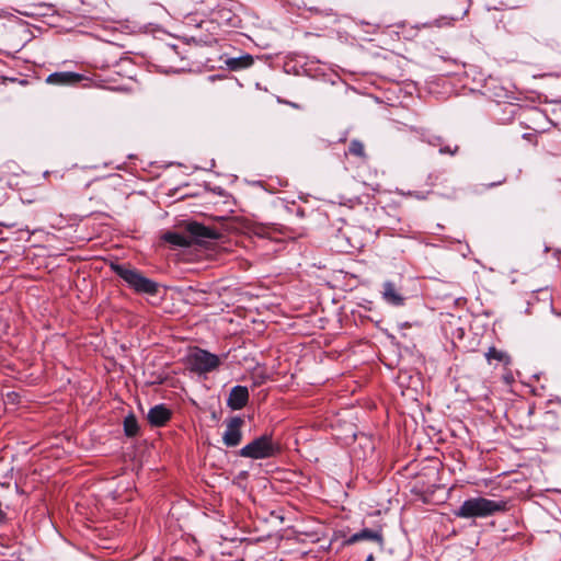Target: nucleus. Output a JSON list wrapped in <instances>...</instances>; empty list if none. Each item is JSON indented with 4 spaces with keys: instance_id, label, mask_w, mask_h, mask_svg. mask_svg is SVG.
Returning a JSON list of instances; mask_svg holds the SVG:
<instances>
[{
    "instance_id": "obj_10",
    "label": "nucleus",
    "mask_w": 561,
    "mask_h": 561,
    "mask_svg": "<svg viewBox=\"0 0 561 561\" xmlns=\"http://www.w3.org/2000/svg\"><path fill=\"white\" fill-rule=\"evenodd\" d=\"M249 402V390L244 386H236L230 390L227 404L232 410H241Z\"/></svg>"
},
{
    "instance_id": "obj_23",
    "label": "nucleus",
    "mask_w": 561,
    "mask_h": 561,
    "mask_svg": "<svg viewBox=\"0 0 561 561\" xmlns=\"http://www.w3.org/2000/svg\"><path fill=\"white\" fill-rule=\"evenodd\" d=\"M176 50H175V47H170L168 50H167V55L170 57L172 54H175Z\"/></svg>"
},
{
    "instance_id": "obj_16",
    "label": "nucleus",
    "mask_w": 561,
    "mask_h": 561,
    "mask_svg": "<svg viewBox=\"0 0 561 561\" xmlns=\"http://www.w3.org/2000/svg\"><path fill=\"white\" fill-rule=\"evenodd\" d=\"M358 230L356 228H350L345 231H341L342 236L345 237L350 244V250H360L364 247V240L358 237Z\"/></svg>"
},
{
    "instance_id": "obj_12",
    "label": "nucleus",
    "mask_w": 561,
    "mask_h": 561,
    "mask_svg": "<svg viewBox=\"0 0 561 561\" xmlns=\"http://www.w3.org/2000/svg\"><path fill=\"white\" fill-rule=\"evenodd\" d=\"M82 78V75L70 71L54 72L47 77L46 82L50 84L69 85L80 82Z\"/></svg>"
},
{
    "instance_id": "obj_18",
    "label": "nucleus",
    "mask_w": 561,
    "mask_h": 561,
    "mask_svg": "<svg viewBox=\"0 0 561 561\" xmlns=\"http://www.w3.org/2000/svg\"><path fill=\"white\" fill-rule=\"evenodd\" d=\"M124 433L127 437H135L139 433L138 421L134 414H129L124 420Z\"/></svg>"
},
{
    "instance_id": "obj_7",
    "label": "nucleus",
    "mask_w": 561,
    "mask_h": 561,
    "mask_svg": "<svg viewBox=\"0 0 561 561\" xmlns=\"http://www.w3.org/2000/svg\"><path fill=\"white\" fill-rule=\"evenodd\" d=\"M186 231L190 234L188 238L192 240V243H201L206 239L216 240L222 236L221 232L217 229L204 226L203 224L196 221L188 222L186 225Z\"/></svg>"
},
{
    "instance_id": "obj_20",
    "label": "nucleus",
    "mask_w": 561,
    "mask_h": 561,
    "mask_svg": "<svg viewBox=\"0 0 561 561\" xmlns=\"http://www.w3.org/2000/svg\"><path fill=\"white\" fill-rule=\"evenodd\" d=\"M203 21H197L196 16L193 14H188L185 16L184 24L187 26H196L199 27L202 25Z\"/></svg>"
},
{
    "instance_id": "obj_6",
    "label": "nucleus",
    "mask_w": 561,
    "mask_h": 561,
    "mask_svg": "<svg viewBox=\"0 0 561 561\" xmlns=\"http://www.w3.org/2000/svg\"><path fill=\"white\" fill-rule=\"evenodd\" d=\"M244 420L240 416H232L226 421V431L222 435V442L227 447H236L242 439V426Z\"/></svg>"
},
{
    "instance_id": "obj_9",
    "label": "nucleus",
    "mask_w": 561,
    "mask_h": 561,
    "mask_svg": "<svg viewBox=\"0 0 561 561\" xmlns=\"http://www.w3.org/2000/svg\"><path fill=\"white\" fill-rule=\"evenodd\" d=\"M172 417V411L164 404H158L151 408L148 412L147 419L151 426H164Z\"/></svg>"
},
{
    "instance_id": "obj_1",
    "label": "nucleus",
    "mask_w": 561,
    "mask_h": 561,
    "mask_svg": "<svg viewBox=\"0 0 561 561\" xmlns=\"http://www.w3.org/2000/svg\"><path fill=\"white\" fill-rule=\"evenodd\" d=\"M507 510V502L493 501L485 497H473L466 500L462 505L455 511V515L461 518H476L491 516L497 512Z\"/></svg>"
},
{
    "instance_id": "obj_2",
    "label": "nucleus",
    "mask_w": 561,
    "mask_h": 561,
    "mask_svg": "<svg viewBox=\"0 0 561 561\" xmlns=\"http://www.w3.org/2000/svg\"><path fill=\"white\" fill-rule=\"evenodd\" d=\"M112 271L119 276L127 285L138 294L156 295L158 293V284L129 264H111Z\"/></svg>"
},
{
    "instance_id": "obj_5",
    "label": "nucleus",
    "mask_w": 561,
    "mask_h": 561,
    "mask_svg": "<svg viewBox=\"0 0 561 561\" xmlns=\"http://www.w3.org/2000/svg\"><path fill=\"white\" fill-rule=\"evenodd\" d=\"M188 363L191 370L197 374H206L216 370L220 366V358L202 348H196L188 356Z\"/></svg>"
},
{
    "instance_id": "obj_4",
    "label": "nucleus",
    "mask_w": 561,
    "mask_h": 561,
    "mask_svg": "<svg viewBox=\"0 0 561 561\" xmlns=\"http://www.w3.org/2000/svg\"><path fill=\"white\" fill-rule=\"evenodd\" d=\"M237 5L234 0H218L210 10V22L224 28L240 27L241 19L236 13Z\"/></svg>"
},
{
    "instance_id": "obj_13",
    "label": "nucleus",
    "mask_w": 561,
    "mask_h": 561,
    "mask_svg": "<svg viewBox=\"0 0 561 561\" xmlns=\"http://www.w3.org/2000/svg\"><path fill=\"white\" fill-rule=\"evenodd\" d=\"M382 297L387 302L393 306H402L404 304V297L397 290L394 284L391 282L383 284Z\"/></svg>"
},
{
    "instance_id": "obj_19",
    "label": "nucleus",
    "mask_w": 561,
    "mask_h": 561,
    "mask_svg": "<svg viewBox=\"0 0 561 561\" xmlns=\"http://www.w3.org/2000/svg\"><path fill=\"white\" fill-rule=\"evenodd\" d=\"M348 152L355 157L366 158L364 144L357 139L350 142Z\"/></svg>"
},
{
    "instance_id": "obj_17",
    "label": "nucleus",
    "mask_w": 561,
    "mask_h": 561,
    "mask_svg": "<svg viewBox=\"0 0 561 561\" xmlns=\"http://www.w3.org/2000/svg\"><path fill=\"white\" fill-rule=\"evenodd\" d=\"M485 358L489 363L496 360L504 364L505 366H508L512 362L511 356L507 353L500 351L494 346L489 347L488 352L485 353Z\"/></svg>"
},
{
    "instance_id": "obj_15",
    "label": "nucleus",
    "mask_w": 561,
    "mask_h": 561,
    "mask_svg": "<svg viewBox=\"0 0 561 561\" xmlns=\"http://www.w3.org/2000/svg\"><path fill=\"white\" fill-rule=\"evenodd\" d=\"M253 62H254V59L251 55H244V56L237 57V58H229L226 61V65L230 70L236 71V70L249 68L250 66L253 65Z\"/></svg>"
},
{
    "instance_id": "obj_14",
    "label": "nucleus",
    "mask_w": 561,
    "mask_h": 561,
    "mask_svg": "<svg viewBox=\"0 0 561 561\" xmlns=\"http://www.w3.org/2000/svg\"><path fill=\"white\" fill-rule=\"evenodd\" d=\"M163 240L174 247L187 248L192 245V240L188 236L179 232H167L163 236Z\"/></svg>"
},
{
    "instance_id": "obj_21",
    "label": "nucleus",
    "mask_w": 561,
    "mask_h": 561,
    "mask_svg": "<svg viewBox=\"0 0 561 561\" xmlns=\"http://www.w3.org/2000/svg\"><path fill=\"white\" fill-rule=\"evenodd\" d=\"M458 146H455L454 148H450L449 146H446V147H442L439 149V152L440 153H449V154H455L457 151H458Z\"/></svg>"
},
{
    "instance_id": "obj_25",
    "label": "nucleus",
    "mask_w": 561,
    "mask_h": 561,
    "mask_svg": "<svg viewBox=\"0 0 561 561\" xmlns=\"http://www.w3.org/2000/svg\"><path fill=\"white\" fill-rule=\"evenodd\" d=\"M373 560H374V556H373V553H370L365 561H373Z\"/></svg>"
},
{
    "instance_id": "obj_3",
    "label": "nucleus",
    "mask_w": 561,
    "mask_h": 561,
    "mask_svg": "<svg viewBox=\"0 0 561 561\" xmlns=\"http://www.w3.org/2000/svg\"><path fill=\"white\" fill-rule=\"evenodd\" d=\"M279 453V444L273 440L272 435L264 434L243 446L239 455L244 458L257 460L275 457Z\"/></svg>"
},
{
    "instance_id": "obj_8",
    "label": "nucleus",
    "mask_w": 561,
    "mask_h": 561,
    "mask_svg": "<svg viewBox=\"0 0 561 561\" xmlns=\"http://www.w3.org/2000/svg\"><path fill=\"white\" fill-rule=\"evenodd\" d=\"M360 540H369V541H373L377 545V547L379 548V550H382L383 549V546H385V539H383V535H382V527L379 526L378 528L376 529H369V528H364L362 529L360 531L352 535L347 540H346V543H355V542H358Z\"/></svg>"
},
{
    "instance_id": "obj_22",
    "label": "nucleus",
    "mask_w": 561,
    "mask_h": 561,
    "mask_svg": "<svg viewBox=\"0 0 561 561\" xmlns=\"http://www.w3.org/2000/svg\"><path fill=\"white\" fill-rule=\"evenodd\" d=\"M431 145H440L443 142V139L440 137H435L434 140H428Z\"/></svg>"
},
{
    "instance_id": "obj_11",
    "label": "nucleus",
    "mask_w": 561,
    "mask_h": 561,
    "mask_svg": "<svg viewBox=\"0 0 561 561\" xmlns=\"http://www.w3.org/2000/svg\"><path fill=\"white\" fill-rule=\"evenodd\" d=\"M121 184V176L117 174L110 175L103 180L95 181L92 185L96 191L101 192L106 198H111Z\"/></svg>"
},
{
    "instance_id": "obj_24",
    "label": "nucleus",
    "mask_w": 561,
    "mask_h": 561,
    "mask_svg": "<svg viewBox=\"0 0 561 561\" xmlns=\"http://www.w3.org/2000/svg\"><path fill=\"white\" fill-rule=\"evenodd\" d=\"M504 181H505V179L500 180V181H497V182L490 183L488 186H489V187H492V186H494V185H496V184H501V183H503Z\"/></svg>"
}]
</instances>
